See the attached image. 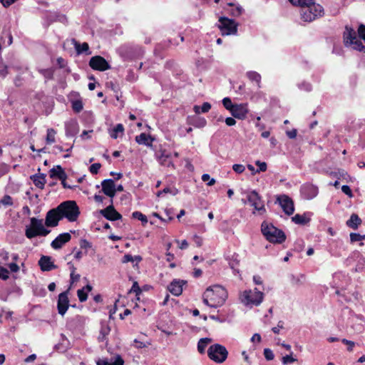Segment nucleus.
<instances>
[{
    "instance_id": "obj_1",
    "label": "nucleus",
    "mask_w": 365,
    "mask_h": 365,
    "mask_svg": "<svg viewBox=\"0 0 365 365\" xmlns=\"http://www.w3.org/2000/svg\"><path fill=\"white\" fill-rule=\"evenodd\" d=\"M295 6L301 8L302 19L307 22L314 21L324 14L323 7L314 2V0H289Z\"/></svg>"
},
{
    "instance_id": "obj_2",
    "label": "nucleus",
    "mask_w": 365,
    "mask_h": 365,
    "mask_svg": "<svg viewBox=\"0 0 365 365\" xmlns=\"http://www.w3.org/2000/svg\"><path fill=\"white\" fill-rule=\"evenodd\" d=\"M29 225H26L25 227V236L28 239L46 237L51 232V230L45 227L42 219L32 217L29 218Z\"/></svg>"
},
{
    "instance_id": "obj_3",
    "label": "nucleus",
    "mask_w": 365,
    "mask_h": 365,
    "mask_svg": "<svg viewBox=\"0 0 365 365\" xmlns=\"http://www.w3.org/2000/svg\"><path fill=\"white\" fill-rule=\"evenodd\" d=\"M261 231L267 240L274 244H282L286 240L285 233L272 223L265 221L261 225Z\"/></svg>"
},
{
    "instance_id": "obj_4",
    "label": "nucleus",
    "mask_w": 365,
    "mask_h": 365,
    "mask_svg": "<svg viewBox=\"0 0 365 365\" xmlns=\"http://www.w3.org/2000/svg\"><path fill=\"white\" fill-rule=\"evenodd\" d=\"M62 220L67 219L69 222H76L80 215L79 207L74 200H66L61 202L57 207Z\"/></svg>"
},
{
    "instance_id": "obj_5",
    "label": "nucleus",
    "mask_w": 365,
    "mask_h": 365,
    "mask_svg": "<svg viewBox=\"0 0 365 365\" xmlns=\"http://www.w3.org/2000/svg\"><path fill=\"white\" fill-rule=\"evenodd\" d=\"M343 38L345 46L349 47L352 46V48L354 50L360 52H365V46L356 38V31L351 27L346 26Z\"/></svg>"
},
{
    "instance_id": "obj_6",
    "label": "nucleus",
    "mask_w": 365,
    "mask_h": 365,
    "mask_svg": "<svg viewBox=\"0 0 365 365\" xmlns=\"http://www.w3.org/2000/svg\"><path fill=\"white\" fill-rule=\"evenodd\" d=\"M207 352L209 359L217 364L223 363L228 356L226 347L217 343L210 346Z\"/></svg>"
},
{
    "instance_id": "obj_7",
    "label": "nucleus",
    "mask_w": 365,
    "mask_h": 365,
    "mask_svg": "<svg viewBox=\"0 0 365 365\" xmlns=\"http://www.w3.org/2000/svg\"><path fill=\"white\" fill-rule=\"evenodd\" d=\"M264 294L259 291L257 288L255 289V292L251 290H245L240 295L241 302L246 306H259L263 301Z\"/></svg>"
},
{
    "instance_id": "obj_8",
    "label": "nucleus",
    "mask_w": 365,
    "mask_h": 365,
    "mask_svg": "<svg viewBox=\"0 0 365 365\" xmlns=\"http://www.w3.org/2000/svg\"><path fill=\"white\" fill-rule=\"evenodd\" d=\"M238 24L232 19L221 16L219 19L218 28L222 36L235 34L237 32Z\"/></svg>"
},
{
    "instance_id": "obj_9",
    "label": "nucleus",
    "mask_w": 365,
    "mask_h": 365,
    "mask_svg": "<svg viewBox=\"0 0 365 365\" xmlns=\"http://www.w3.org/2000/svg\"><path fill=\"white\" fill-rule=\"evenodd\" d=\"M247 200L251 206L254 207L255 210L259 211L260 213H263L266 211L262 197L255 190L250 191L247 194Z\"/></svg>"
},
{
    "instance_id": "obj_10",
    "label": "nucleus",
    "mask_w": 365,
    "mask_h": 365,
    "mask_svg": "<svg viewBox=\"0 0 365 365\" xmlns=\"http://www.w3.org/2000/svg\"><path fill=\"white\" fill-rule=\"evenodd\" d=\"M277 202L281 206L283 212L287 215H292L294 212V204L292 199L287 195H279L277 197Z\"/></svg>"
},
{
    "instance_id": "obj_11",
    "label": "nucleus",
    "mask_w": 365,
    "mask_h": 365,
    "mask_svg": "<svg viewBox=\"0 0 365 365\" xmlns=\"http://www.w3.org/2000/svg\"><path fill=\"white\" fill-rule=\"evenodd\" d=\"M300 195L304 200H310L314 199L319 193L318 187L310 182H306L300 187Z\"/></svg>"
},
{
    "instance_id": "obj_12",
    "label": "nucleus",
    "mask_w": 365,
    "mask_h": 365,
    "mask_svg": "<svg viewBox=\"0 0 365 365\" xmlns=\"http://www.w3.org/2000/svg\"><path fill=\"white\" fill-rule=\"evenodd\" d=\"M88 318L82 315H76L66 322V327L71 331H81L84 329Z\"/></svg>"
},
{
    "instance_id": "obj_13",
    "label": "nucleus",
    "mask_w": 365,
    "mask_h": 365,
    "mask_svg": "<svg viewBox=\"0 0 365 365\" xmlns=\"http://www.w3.org/2000/svg\"><path fill=\"white\" fill-rule=\"evenodd\" d=\"M89 66L96 71H105L110 68L109 63L101 56H95L91 58Z\"/></svg>"
},
{
    "instance_id": "obj_14",
    "label": "nucleus",
    "mask_w": 365,
    "mask_h": 365,
    "mask_svg": "<svg viewBox=\"0 0 365 365\" xmlns=\"http://www.w3.org/2000/svg\"><path fill=\"white\" fill-rule=\"evenodd\" d=\"M61 220H62V217L56 207L47 212L45 217V225L48 227H54L58 226Z\"/></svg>"
},
{
    "instance_id": "obj_15",
    "label": "nucleus",
    "mask_w": 365,
    "mask_h": 365,
    "mask_svg": "<svg viewBox=\"0 0 365 365\" xmlns=\"http://www.w3.org/2000/svg\"><path fill=\"white\" fill-rule=\"evenodd\" d=\"M69 289L70 288L58 294L57 300V309L58 314L61 316H63L66 313L70 306L68 297L69 294Z\"/></svg>"
},
{
    "instance_id": "obj_16",
    "label": "nucleus",
    "mask_w": 365,
    "mask_h": 365,
    "mask_svg": "<svg viewBox=\"0 0 365 365\" xmlns=\"http://www.w3.org/2000/svg\"><path fill=\"white\" fill-rule=\"evenodd\" d=\"M98 212L104 218L111 222L118 221L123 218L122 215L115 210L113 205H109Z\"/></svg>"
},
{
    "instance_id": "obj_17",
    "label": "nucleus",
    "mask_w": 365,
    "mask_h": 365,
    "mask_svg": "<svg viewBox=\"0 0 365 365\" xmlns=\"http://www.w3.org/2000/svg\"><path fill=\"white\" fill-rule=\"evenodd\" d=\"M187 282L184 279H174L168 285V290L174 296L179 297L182 293V287Z\"/></svg>"
},
{
    "instance_id": "obj_18",
    "label": "nucleus",
    "mask_w": 365,
    "mask_h": 365,
    "mask_svg": "<svg viewBox=\"0 0 365 365\" xmlns=\"http://www.w3.org/2000/svg\"><path fill=\"white\" fill-rule=\"evenodd\" d=\"M38 265L42 272H49L58 267L53 263L52 257L48 255H41L38 262Z\"/></svg>"
},
{
    "instance_id": "obj_19",
    "label": "nucleus",
    "mask_w": 365,
    "mask_h": 365,
    "mask_svg": "<svg viewBox=\"0 0 365 365\" xmlns=\"http://www.w3.org/2000/svg\"><path fill=\"white\" fill-rule=\"evenodd\" d=\"M79 132V125L76 119L71 118L65 122V133L66 137L72 138Z\"/></svg>"
},
{
    "instance_id": "obj_20",
    "label": "nucleus",
    "mask_w": 365,
    "mask_h": 365,
    "mask_svg": "<svg viewBox=\"0 0 365 365\" xmlns=\"http://www.w3.org/2000/svg\"><path fill=\"white\" fill-rule=\"evenodd\" d=\"M71 239L69 232H63L59 234L51 243L53 249L57 250L61 249L66 243L68 242Z\"/></svg>"
},
{
    "instance_id": "obj_21",
    "label": "nucleus",
    "mask_w": 365,
    "mask_h": 365,
    "mask_svg": "<svg viewBox=\"0 0 365 365\" xmlns=\"http://www.w3.org/2000/svg\"><path fill=\"white\" fill-rule=\"evenodd\" d=\"M101 185L102 187L101 192L104 195L110 198H113L115 197V181L113 179H105L101 182Z\"/></svg>"
},
{
    "instance_id": "obj_22",
    "label": "nucleus",
    "mask_w": 365,
    "mask_h": 365,
    "mask_svg": "<svg viewBox=\"0 0 365 365\" xmlns=\"http://www.w3.org/2000/svg\"><path fill=\"white\" fill-rule=\"evenodd\" d=\"M231 115L237 119L244 120L246 118L248 110L246 104H235V106L230 112Z\"/></svg>"
},
{
    "instance_id": "obj_23",
    "label": "nucleus",
    "mask_w": 365,
    "mask_h": 365,
    "mask_svg": "<svg viewBox=\"0 0 365 365\" xmlns=\"http://www.w3.org/2000/svg\"><path fill=\"white\" fill-rule=\"evenodd\" d=\"M96 365H124V360L120 355L117 354L110 359H98Z\"/></svg>"
},
{
    "instance_id": "obj_24",
    "label": "nucleus",
    "mask_w": 365,
    "mask_h": 365,
    "mask_svg": "<svg viewBox=\"0 0 365 365\" xmlns=\"http://www.w3.org/2000/svg\"><path fill=\"white\" fill-rule=\"evenodd\" d=\"M214 288L215 289V292H219V294L220 295L221 304H211V302H209V301L207 298H203L202 302L205 305H207L210 307L217 308L219 306H221L222 304H224L226 299L227 298V293L226 290L225 289H223L221 286L216 285L214 287Z\"/></svg>"
},
{
    "instance_id": "obj_25",
    "label": "nucleus",
    "mask_w": 365,
    "mask_h": 365,
    "mask_svg": "<svg viewBox=\"0 0 365 365\" xmlns=\"http://www.w3.org/2000/svg\"><path fill=\"white\" fill-rule=\"evenodd\" d=\"M135 142L139 145H143L148 148H153V142L155 140V138L150 135L142 133L135 138Z\"/></svg>"
},
{
    "instance_id": "obj_26",
    "label": "nucleus",
    "mask_w": 365,
    "mask_h": 365,
    "mask_svg": "<svg viewBox=\"0 0 365 365\" xmlns=\"http://www.w3.org/2000/svg\"><path fill=\"white\" fill-rule=\"evenodd\" d=\"M312 215L311 212H305L303 215L296 214L292 217V221L296 225H306L311 221Z\"/></svg>"
},
{
    "instance_id": "obj_27",
    "label": "nucleus",
    "mask_w": 365,
    "mask_h": 365,
    "mask_svg": "<svg viewBox=\"0 0 365 365\" xmlns=\"http://www.w3.org/2000/svg\"><path fill=\"white\" fill-rule=\"evenodd\" d=\"M49 177L52 179H56L61 180L64 178H68V175L65 171V170L62 168L61 165H58L53 166L49 170Z\"/></svg>"
},
{
    "instance_id": "obj_28",
    "label": "nucleus",
    "mask_w": 365,
    "mask_h": 365,
    "mask_svg": "<svg viewBox=\"0 0 365 365\" xmlns=\"http://www.w3.org/2000/svg\"><path fill=\"white\" fill-rule=\"evenodd\" d=\"M187 123L197 128H202L207 125L206 119L198 115L188 116Z\"/></svg>"
},
{
    "instance_id": "obj_29",
    "label": "nucleus",
    "mask_w": 365,
    "mask_h": 365,
    "mask_svg": "<svg viewBox=\"0 0 365 365\" xmlns=\"http://www.w3.org/2000/svg\"><path fill=\"white\" fill-rule=\"evenodd\" d=\"M46 175L45 173H36L31 175L30 178L36 187L43 189L46 183Z\"/></svg>"
},
{
    "instance_id": "obj_30",
    "label": "nucleus",
    "mask_w": 365,
    "mask_h": 365,
    "mask_svg": "<svg viewBox=\"0 0 365 365\" xmlns=\"http://www.w3.org/2000/svg\"><path fill=\"white\" fill-rule=\"evenodd\" d=\"M70 347V342L65 334H61V341L53 347L54 350L60 352H66Z\"/></svg>"
},
{
    "instance_id": "obj_31",
    "label": "nucleus",
    "mask_w": 365,
    "mask_h": 365,
    "mask_svg": "<svg viewBox=\"0 0 365 365\" xmlns=\"http://www.w3.org/2000/svg\"><path fill=\"white\" fill-rule=\"evenodd\" d=\"M362 221L357 214L353 213L349 219L346 222V225L349 228L357 230L361 225Z\"/></svg>"
},
{
    "instance_id": "obj_32",
    "label": "nucleus",
    "mask_w": 365,
    "mask_h": 365,
    "mask_svg": "<svg viewBox=\"0 0 365 365\" xmlns=\"http://www.w3.org/2000/svg\"><path fill=\"white\" fill-rule=\"evenodd\" d=\"M73 41L74 42V47L76 51V53L78 55L82 54V53H86L88 55L91 54V52L89 50V46L88 43L86 42H83L82 43L78 42L75 39H73Z\"/></svg>"
},
{
    "instance_id": "obj_33",
    "label": "nucleus",
    "mask_w": 365,
    "mask_h": 365,
    "mask_svg": "<svg viewBox=\"0 0 365 365\" xmlns=\"http://www.w3.org/2000/svg\"><path fill=\"white\" fill-rule=\"evenodd\" d=\"M110 331V328L107 322L104 321L101 322V329L100 334L98 337L99 341H104L107 339V336L109 334Z\"/></svg>"
},
{
    "instance_id": "obj_34",
    "label": "nucleus",
    "mask_w": 365,
    "mask_h": 365,
    "mask_svg": "<svg viewBox=\"0 0 365 365\" xmlns=\"http://www.w3.org/2000/svg\"><path fill=\"white\" fill-rule=\"evenodd\" d=\"M93 289V287L88 284L83 288L78 289L77 296L81 302H84L88 299V294Z\"/></svg>"
},
{
    "instance_id": "obj_35",
    "label": "nucleus",
    "mask_w": 365,
    "mask_h": 365,
    "mask_svg": "<svg viewBox=\"0 0 365 365\" xmlns=\"http://www.w3.org/2000/svg\"><path fill=\"white\" fill-rule=\"evenodd\" d=\"M58 17V12H46L43 15L44 23L43 24L45 28L48 27L52 23L56 21Z\"/></svg>"
},
{
    "instance_id": "obj_36",
    "label": "nucleus",
    "mask_w": 365,
    "mask_h": 365,
    "mask_svg": "<svg viewBox=\"0 0 365 365\" xmlns=\"http://www.w3.org/2000/svg\"><path fill=\"white\" fill-rule=\"evenodd\" d=\"M165 67L167 69L171 70L173 74L180 76L182 74V71L179 68L178 65L174 60H169L165 62Z\"/></svg>"
},
{
    "instance_id": "obj_37",
    "label": "nucleus",
    "mask_w": 365,
    "mask_h": 365,
    "mask_svg": "<svg viewBox=\"0 0 365 365\" xmlns=\"http://www.w3.org/2000/svg\"><path fill=\"white\" fill-rule=\"evenodd\" d=\"M212 339L208 337L201 338L197 342V351L200 354L205 353V349L209 344L212 342Z\"/></svg>"
},
{
    "instance_id": "obj_38",
    "label": "nucleus",
    "mask_w": 365,
    "mask_h": 365,
    "mask_svg": "<svg viewBox=\"0 0 365 365\" xmlns=\"http://www.w3.org/2000/svg\"><path fill=\"white\" fill-rule=\"evenodd\" d=\"M124 133V127L123 124L118 123L115 125L110 133V135L113 139H117L119 134L123 135Z\"/></svg>"
},
{
    "instance_id": "obj_39",
    "label": "nucleus",
    "mask_w": 365,
    "mask_h": 365,
    "mask_svg": "<svg viewBox=\"0 0 365 365\" xmlns=\"http://www.w3.org/2000/svg\"><path fill=\"white\" fill-rule=\"evenodd\" d=\"M6 289L9 296L12 294H16L17 296L20 297L23 294L22 289L15 282H12L11 285Z\"/></svg>"
},
{
    "instance_id": "obj_40",
    "label": "nucleus",
    "mask_w": 365,
    "mask_h": 365,
    "mask_svg": "<svg viewBox=\"0 0 365 365\" xmlns=\"http://www.w3.org/2000/svg\"><path fill=\"white\" fill-rule=\"evenodd\" d=\"M247 77L251 81H255L257 83L258 88H260V82H261V76L259 73L253 71H248L247 73Z\"/></svg>"
},
{
    "instance_id": "obj_41",
    "label": "nucleus",
    "mask_w": 365,
    "mask_h": 365,
    "mask_svg": "<svg viewBox=\"0 0 365 365\" xmlns=\"http://www.w3.org/2000/svg\"><path fill=\"white\" fill-rule=\"evenodd\" d=\"M168 193H170L172 195L175 196L179 193V190H178V189H177L175 187L171 188L170 187H166L163 188V190H159L157 192V196L160 197V196H163L165 194H168Z\"/></svg>"
},
{
    "instance_id": "obj_42",
    "label": "nucleus",
    "mask_w": 365,
    "mask_h": 365,
    "mask_svg": "<svg viewBox=\"0 0 365 365\" xmlns=\"http://www.w3.org/2000/svg\"><path fill=\"white\" fill-rule=\"evenodd\" d=\"M132 217L137 219L142 222V225L145 226L148 223V217L145 215L143 214L140 211H135L132 213Z\"/></svg>"
},
{
    "instance_id": "obj_43",
    "label": "nucleus",
    "mask_w": 365,
    "mask_h": 365,
    "mask_svg": "<svg viewBox=\"0 0 365 365\" xmlns=\"http://www.w3.org/2000/svg\"><path fill=\"white\" fill-rule=\"evenodd\" d=\"M71 107L75 113H80L83 108V104L81 99L71 101Z\"/></svg>"
},
{
    "instance_id": "obj_44",
    "label": "nucleus",
    "mask_w": 365,
    "mask_h": 365,
    "mask_svg": "<svg viewBox=\"0 0 365 365\" xmlns=\"http://www.w3.org/2000/svg\"><path fill=\"white\" fill-rule=\"evenodd\" d=\"M39 72L47 80L53 78L54 69L52 68L41 69Z\"/></svg>"
},
{
    "instance_id": "obj_45",
    "label": "nucleus",
    "mask_w": 365,
    "mask_h": 365,
    "mask_svg": "<svg viewBox=\"0 0 365 365\" xmlns=\"http://www.w3.org/2000/svg\"><path fill=\"white\" fill-rule=\"evenodd\" d=\"M171 156L170 153H167L166 150L162 148L155 153V158L158 162L163 158H171Z\"/></svg>"
},
{
    "instance_id": "obj_46",
    "label": "nucleus",
    "mask_w": 365,
    "mask_h": 365,
    "mask_svg": "<svg viewBox=\"0 0 365 365\" xmlns=\"http://www.w3.org/2000/svg\"><path fill=\"white\" fill-rule=\"evenodd\" d=\"M14 205L13 198L9 195H4L0 200V205L4 207L12 206Z\"/></svg>"
},
{
    "instance_id": "obj_47",
    "label": "nucleus",
    "mask_w": 365,
    "mask_h": 365,
    "mask_svg": "<svg viewBox=\"0 0 365 365\" xmlns=\"http://www.w3.org/2000/svg\"><path fill=\"white\" fill-rule=\"evenodd\" d=\"M143 289L139 286L137 281L133 282L131 288L128 291V294L135 293V296H140L142 294Z\"/></svg>"
},
{
    "instance_id": "obj_48",
    "label": "nucleus",
    "mask_w": 365,
    "mask_h": 365,
    "mask_svg": "<svg viewBox=\"0 0 365 365\" xmlns=\"http://www.w3.org/2000/svg\"><path fill=\"white\" fill-rule=\"evenodd\" d=\"M56 130L53 128H48L47 130V134L46 141L47 144H51L55 142Z\"/></svg>"
},
{
    "instance_id": "obj_49",
    "label": "nucleus",
    "mask_w": 365,
    "mask_h": 365,
    "mask_svg": "<svg viewBox=\"0 0 365 365\" xmlns=\"http://www.w3.org/2000/svg\"><path fill=\"white\" fill-rule=\"evenodd\" d=\"M222 105L225 107V108L226 110H229L230 112L233 108V107L235 106V104L232 102V100L230 97L224 98L222 101Z\"/></svg>"
},
{
    "instance_id": "obj_50",
    "label": "nucleus",
    "mask_w": 365,
    "mask_h": 365,
    "mask_svg": "<svg viewBox=\"0 0 365 365\" xmlns=\"http://www.w3.org/2000/svg\"><path fill=\"white\" fill-rule=\"evenodd\" d=\"M237 257L238 255L235 253L229 259V264L232 269H235V267L239 265L240 260L237 259Z\"/></svg>"
},
{
    "instance_id": "obj_51",
    "label": "nucleus",
    "mask_w": 365,
    "mask_h": 365,
    "mask_svg": "<svg viewBox=\"0 0 365 365\" xmlns=\"http://www.w3.org/2000/svg\"><path fill=\"white\" fill-rule=\"evenodd\" d=\"M201 179L203 182H207V185L208 186L214 185L216 182L215 179L210 178V175L207 173L203 174Z\"/></svg>"
},
{
    "instance_id": "obj_52",
    "label": "nucleus",
    "mask_w": 365,
    "mask_h": 365,
    "mask_svg": "<svg viewBox=\"0 0 365 365\" xmlns=\"http://www.w3.org/2000/svg\"><path fill=\"white\" fill-rule=\"evenodd\" d=\"M9 74L8 66L4 63L2 59L0 61V77L4 78Z\"/></svg>"
},
{
    "instance_id": "obj_53",
    "label": "nucleus",
    "mask_w": 365,
    "mask_h": 365,
    "mask_svg": "<svg viewBox=\"0 0 365 365\" xmlns=\"http://www.w3.org/2000/svg\"><path fill=\"white\" fill-rule=\"evenodd\" d=\"M297 86L300 90L305 91L307 92H309L312 90V84L307 81H303L301 83H298Z\"/></svg>"
},
{
    "instance_id": "obj_54",
    "label": "nucleus",
    "mask_w": 365,
    "mask_h": 365,
    "mask_svg": "<svg viewBox=\"0 0 365 365\" xmlns=\"http://www.w3.org/2000/svg\"><path fill=\"white\" fill-rule=\"evenodd\" d=\"M80 247L86 250L85 254H87V250L92 247V243L86 239H81L79 242Z\"/></svg>"
},
{
    "instance_id": "obj_55",
    "label": "nucleus",
    "mask_w": 365,
    "mask_h": 365,
    "mask_svg": "<svg viewBox=\"0 0 365 365\" xmlns=\"http://www.w3.org/2000/svg\"><path fill=\"white\" fill-rule=\"evenodd\" d=\"M255 165L257 166V170L255 171V173L264 172L267 170V165L265 162L257 160L255 162Z\"/></svg>"
},
{
    "instance_id": "obj_56",
    "label": "nucleus",
    "mask_w": 365,
    "mask_h": 365,
    "mask_svg": "<svg viewBox=\"0 0 365 365\" xmlns=\"http://www.w3.org/2000/svg\"><path fill=\"white\" fill-rule=\"evenodd\" d=\"M295 361H297V359L292 356V354H287L282 359V362L284 365L292 364Z\"/></svg>"
},
{
    "instance_id": "obj_57",
    "label": "nucleus",
    "mask_w": 365,
    "mask_h": 365,
    "mask_svg": "<svg viewBox=\"0 0 365 365\" xmlns=\"http://www.w3.org/2000/svg\"><path fill=\"white\" fill-rule=\"evenodd\" d=\"M170 158H163L162 160L158 161V163L163 166L174 168L175 165L173 162L170 160Z\"/></svg>"
},
{
    "instance_id": "obj_58",
    "label": "nucleus",
    "mask_w": 365,
    "mask_h": 365,
    "mask_svg": "<svg viewBox=\"0 0 365 365\" xmlns=\"http://www.w3.org/2000/svg\"><path fill=\"white\" fill-rule=\"evenodd\" d=\"M263 354L267 361L273 360L274 358L273 351L269 348L264 349Z\"/></svg>"
},
{
    "instance_id": "obj_59",
    "label": "nucleus",
    "mask_w": 365,
    "mask_h": 365,
    "mask_svg": "<svg viewBox=\"0 0 365 365\" xmlns=\"http://www.w3.org/2000/svg\"><path fill=\"white\" fill-rule=\"evenodd\" d=\"M101 168V164L99 163H96L92 164L89 167V171L92 175H96L98 173Z\"/></svg>"
},
{
    "instance_id": "obj_60",
    "label": "nucleus",
    "mask_w": 365,
    "mask_h": 365,
    "mask_svg": "<svg viewBox=\"0 0 365 365\" xmlns=\"http://www.w3.org/2000/svg\"><path fill=\"white\" fill-rule=\"evenodd\" d=\"M243 11V8L241 6L238 5L231 10L230 14L232 16L237 17L240 16L242 14Z\"/></svg>"
},
{
    "instance_id": "obj_61",
    "label": "nucleus",
    "mask_w": 365,
    "mask_h": 365,
    "mask_svg": "<svg viewBox=\"0 0 365 365\" xmlns=\"http://www.w3.org/2000/svg\"><path fill=\"white\" fill-rule=\"evenodd\" d=\"M72 271L70 274V279H71V284H73L76 282H78L80 279V274H75L76 268L73 267V265H71Z\"/></svg>"
},
{
    "instance_id": "obj_62",
    "label": "nucleus",
    "mask_w": 365,
    "mask_h": 365,
    "mask_svg": "<svg viewBox=\"0 0 365 365\" xmlns=\"http://www.w3.org/2000/svg\"><path fill=\"white\" fill-rule=\"evenodd\" d=\"M9 278V270L5 268L4 267H1L0 269V279L2 280H7Z\"/></svg>"
},
{
    "instance_id": "obj_63",
    "label": "nucleus",
    "mask_w": 365,
    "mask_h": 365,
    "mask_svg": "<svg viewBox=\"0 0 365 365\" xmlns=\"http://www.w3.org/2000/svg\"><path fill=\"white\" fill-rule=\"evenodd\" d=\"M361 241V235L356 232L350 233V242L351 243H354L356 242Z\"/></svg>"
},
{
    "instance_id": "obj_64",
    "label": "nucleus",
    "mask_w": 365,
    "mask_h": 365,
    "mask_svg": "<svg viewBox=\"0 0 365 365\" xmlns=\"http://www.w3.org/2000/svg\"><path fill=\"white\" fill-rule=\"evenodd\" d=\"M359 37L365 41V25L361 24L357 30Z\"/></svg>"
}]
</instances>
